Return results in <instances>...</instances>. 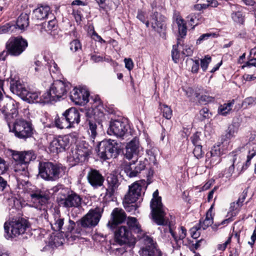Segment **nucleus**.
<instances>
[{"label":"nucleus","instance_id":"nucleus-31","mask_svg":"<svg viewBox=\"0 0 256 256\" xmlns=\"http://www.w3.org/2000/svg\"><path fill=\"white\" fill-rule=\"evenodd\" d=\"M66 219L60 216L56 215L54 217V222L51 223L52 229L56 232H64L65 230H70L71 228L70 226H72V224H70V226H67L68 228H62V226L64 225Z\"/></svg>","mask_w":256,"mask_h":256},{"label":"nucleus","instance_id":"nucleus-30","mask_svg":"<svg viewBox=\"0 0 256 256\" xmlns=\"http://www.w3.org/2000/svg\"><path fill=\"white\" fill-rule=\"evenodd\" d=\"M50 8L48 5H40L33 11V17L36 19L42 20L47 18L50 13Z\"/></svg>","mask_w":256,"mask_h":256},{"label":"nucleus","instance_id":"nucleus-50","mask_svg":"<svg viewBox=\"0 0 256 256\" xmlns=\"http://www.w3.org/2000/svg\"><path fill=\"white\" fill-rule=\"evenodd\" d=\"M8 169L7 162L2 158L0 157V174H4Z\"/></svg>","mask_w":256,"mask_h":256},{"label":"nucleus","instance_id":"nucleus-24","mask_svg":"<svg viewBox=\"0 0 256 256\" xmlns=\"http://www.w3.org/2000/svg\"><path fill=\"white\" fill-rule=\"evenodd\" d=\"M140 144L138 138H134L129 142L127 143L125 148L124 153V157L130 160L136 156H137L139 152Z\"/></svg>","mask_w":256,"mask_h":256},{"label":"nucleus","instance_id":"nucleus-55","mask_svg":"<svg viewBox=\"0 0 256 256\" xmlns=\"http://www.w3.org/2000/svg\"><path fill=\"white\" fill-rule=\"evenodd\" d=\"M80 48L81 44L78 40H75L70 43V49L73 52H76Z\"/></svg>","mask_w":256,"mask_h":256},{"label":"nucleus","instance_id":"nucleus-49","mask_svg":"<svg viewBox=\"0 0 256 256\" xmlns=\"http://www.w3.org/2000/svg\"><path fill=\"white\" fill-rule=\"evenodd\" d=\"M47 65L50 72H52L56 73L58 71V65L54 60H50V62H48Z\"/></svg>","mask_w":256,"mask_h":256},{"label":"nucleus","instance_id":"nucleus-2","mask_svg":"<svg viewBox=\"0 0 256 256\" xmlns=\"http://www.w3.org/2000/svg\"><path fill=\"white\" fill-rule=\"evenodd\" d=\"M12 158L14 161L13 169L18 176L28 177V168L30 161L36 158L33 151L18 152L10 150Z\"/></svg>","mask_w":256,"mask_h":256},{"label":"nucleus","instance_id":"nucleus-13","mask_svg":"<svg viewBox=\"0 0 256 256\" xmlns=\"http://www.w3.org/2000/svg\"><path fill=\"white\" fill-rule=\"evenodd\" d=\"M0 112L8 126L10 128V124L14 122L18 115L17 108L13 103L6 102L2 99L0 102Z\"/></svg>","mask_w":256,"mask_h":256},{"label":"nucleus","instance_id":"nucleus-6","mask_svg":"<svg viewBox=\"0 0 256 256\" xmlns=\"http://www.w3.org/2000/svg\"><path fill=\"white\" fill-rule=\"evenodd\" d=\"M28 46L26 40L22 36H18L10 39L6 43V50L0 53V60H4L10 54L14 56L20 55Z\"/></svg>","mask_w":256,"mask_h":256},{"label":"nucleus","instance_id":"nucleus-63","mask_svg":"<svg viewBox=\"0 0 256 256\" xmlns=\"http://www.w3.org/2000/svg\"><path fill=\"white\" fill-rule=\"evenodd\" d=\"M193 53V50L191 46H186L183 50L182 54L186 56H190Z\"/></svg>","mask_w":256,"mask_h":256},{"label":"nucleus","instance_id":"nucleus-47","mask_svg":"<svg viewBox=\"0 0 256 256\" xmlns=\"http://www.w3.org/2000/svg\"><path fill=\"white\" fill-rule=\"evenodd\" d=\"M201 133L200 132H195L191 137L190 140L194 146L201 145L200 136Z\"/></svg>","mask_w":256,"mask_h":256},{"label":"nucleus","instance_id":"nucleus-32","mask_svg":"<svg viewBox=\"0 0 256 256\" xmlns=\"http://www.w3.org/2000/svg\"><path fill=\"white\" fill-rule=\"evenodd\" d=\"M14 27L12 28L13 30L14 29H19L21 30H24L29 25V15L27 13H22L18 18L16 24H11Z\"/></svg>","mask_w":256,"mask_h":256},{"label":"nucleus","instance_id":"nucleus-54","mask_svg":"<svg viewBox=\"0 0 256 256\" xmlns=\"http://www.w3.org/2000/svg\"><path fill=\"white\" fill-rule=\"evenodd\" d=\"M232 164L228 167V168L226 169L224 172V175L226 178H228L232 176L233 174L234 170V158L232 160Z\"/></svg>","mask_w":256,"mask_h":256},{"label":"nucleus","instance_id":"nucleus-5","mask_svg":"<svg viewBox=\"0 0 256 256\" xmlns=\"http://www.w3.org/2000/svg\"><path fill=\"white\" fill-rule=\"evenodd\" d=\"M130 218H136L133 217H128L127 220L128 226H118L116 228L114 232V240L113 246L119 244L122 246L125 244H134L136 243V238L134 234H136L138 238V233L134 232L128 224Z\"/></svg>","mask_w":256,"mask_h":256},{"label":"nucleus","instance_id":"nucleus-37","mask_svg":"<svg viewBox=\"0 0 256 256\" xmlns=\"http://www.w3.org/2000/svg\"><path fill=\"white\" fill-rule=\"evenodd\" d=\"M234 104V100H229L227 103L221 104L218 108V112L222 116H226L232 110Z\"/></svg>","mask_w":256,"mask_h":256},{"label":"nucleus","instance_id":"nucleus-26","mask_svg":"<svg viewBox=\"0 0 256 256\" xmlns=\"http://www.w3.org/2000/svg\"><path fill=\"white\" fill-rule=\"evenodd\" d=\"M65 118L69 123L70 128H75L80 122V114L75 108H70L64 112Z\"/></svg>","mask_w":256,"mask_h":256},{"label":"nucleus","instance_id":"nucleus-1","mask_svg":"<svg viewBox=\"0 0 256 256\" xmlns=\"http://www.w3.org/2000/svg\"><path fill=\"white\" fill-rule=\"evenodd\" d=\"M128 224L134 232L138 233V238L144 245L142 248V256H162L161 251L156 248V243L141 228L137 220L130 218Z\"/></svg>","mask_w":256,"mask_h":256},{"label":"nucleus","instance_id":"nucleus-18","mask_svg":"<svg viewBox=\"0 0 256 256\" xmlns=\"http://www.w3.org/2000/svg\"><path fill=\"white\" fill-rule=\"evenodd\" d=\"M71 88V84L68 82H64L60 80L54 82L50 87V90L56 100L66 96L68 91Z\"/></svg>","mask_w":256,"mask_h":256},{"label":"nucleus","instance_id":"nucleus-64","mask_svg":"<svg viewBox=\"0 0 256 256\" xmlns=\"http://www.w3.org/2000/svg\"><path fill=\"white\" fill-rule=\"evenodd\" d=\"M200 102H205V104L211 102L214 100V98L208 96H202L199 98Z\"/></svg>","mask_w":256,"mask_h":256},{"label":"nucleus","instance_id":"nucleus-45","mask_svg":"<svg viewBox=\"0 0 256 256\" xmlns=\"http://www.w3.org/2000/svg\"><path fill=\"white\" fill-rule=\"evenodd\" d=\"M195 148L193 150V154L194 156L197 159L201 158L203 157L204 152L202 150V145H198V146H194Z\"/></svg>","mask_w":256,"mask_h":256},{"label":"nucleus","instance_id":"nucleus-33","mask_svg":"<svg viewBox=\"0 0 256 256\" xmlns=\"http://www.w3.org/2000/svg\"><path fill=\"white\" fill-rule=\"evenodd\" d=\"M176 22L178 28V33L180 38L177 39V45H181L183 44L182 38L186 36L187 28L184 20L180 18H176Z\"/></svg>","mask_w":256,"mask_h":256},{"label":"nucleus","instance_id":"nucleus-27","mask_svg":"<svg viewBox=\"0 0 256 256\" xmlns=\"http://www.w3.org/2000/svg\"><path fill=\"white\" fill-rule=\"evenodd\" d=\"M72 224V226H70L71 228L68 230H65L64 232H60L61 233H64L65 234L66 236H70H70L72 238L73 240H75L76 237H78L79 236L81 235L82 233L83 232L81 228L77 226L76 230L74 229V226H76V223L72 220L70 218H66L65 222H64V226H62V228L65 227L68 228L67 226H70V224Z\"/></svg>","mask_w":256,"mask_h":256},{"label":"nucleus","instance_id":"nucleus-42","mask_svg":"<svg viewBox=\"0 0 256 256\" xmlns=\"http://www.w3.org/2000/svg\"><path fill=\"white\" fill-rule=\"evenodd\" d=\"M222 152L219 146H214L211 150L206 154V163L208 164L210 159V156H221Z\"/></svg>","mask_w":256,"mask_h":256},{"label":"nucleus","instance_id":"nucleus-7","mask_svg":"<svg viewBox=\"0 0 256 256\" xmlns=\"http://www.w3.org/2000/svg\"><path fill=\"white\" fill-rule=\"evenodd\" d=\"M28 226V222L24 218L13 219L10 222H6L4 224L5 237L7 239L16 237L24 234Z\"/></svg>","mask_w":256,"mask_h":256},{"label":"nucleus","instance_id":"nucleus-14","mask_svg":"<svg viewBox=\"0 0 256 256\" xmlns=\"http://www.w3.org/2000/svg\"><path fill=\"white\" fill-rule=\"evenodd\" d=\"M30 196L34 207L46 212V204L50 199L49 195L46 192L36 189L30 192Z\"/></svg>","mask_w":256,"mask_h":256},{"label":"nucleus","instance_id":"nucleus-19","mask_svg":"<svg viewBox=\"0 0 256 256\" xmlns=\"http://www.w3.org/2000/svg\"><path fill=\"white\" fill-rule=\"evenodd\" d=\"M70 138L68 136H59L55 138L50 142L49 149L51 152L58 154L64 152L68 147Z\"/></svg>","mask_w":256,"mask_h":256},{"label":"nucleus","instance_id":"nucleus-60","mask_svg":"<svg viewBox=\"0 0 256 256\" xmlns=\"http://www.w3.org/2000/svg\"><path fill=\"white\" fill-rule=\"evenodd\" d=\"M56 21L54 20H50L48 21L47 26L46 29L48 30H54L56 27Z\"/></svg>","mask_w":256,"mask_h":256},{"label":"nucleus","instance_id":"nucleus-40","mask_svg":"<svg viewBox=\"0 0 256 256\" xmlns=\"http://www.w3.org/2000/svg\"><path fill=\"white\" fill-rule=\"evenodd\" d=\"M160 106L164 117L167 120L170 119L172 114V111L171 108L166 104H160Z\"/></svg>","mask_w":256,"mask_h":256},{"label":"nucleus","instance_id":"nucleus-28","mask_svg":"<svg viewBox=\"0 0 256 256\" xmlns=\"http://www.w3.org/2000/svg\"><path fill=\"white\" fill-rule=\"evenodd\" d=\"M11 92L19 96L21 98L24 96L27 88L20 80L12 79L10 81Z\"/></svg>","mask_w":256,"mask_h":256},{"label":"nucleus","instance_id":"nucleus-61","mask_svg":"<svg viewBox=\"0 0 256 256\" xmlns=\"http://www.w3.org/2000/svg\"><path fill=\"white\" fill-rule=\"evenodd\" d=\"M200 114L204 118H210V114L209 112V110L206 108H202L200 111Z\"/></svg>","mask_w":256,"mask_h":256},{"label":"nucleus","instance_id":"nucleus-36","mask_svg":"<svg viewBox=\"0 0 256 256\" xmlns=\"http://www.w3.org/2000/svg\"><path fill=\"white\" fill-rule=\"evenodd\" d=\"M248 154L247 156V160L245 164V168L244 166L243 168L246 169L250 164V160L252 158L256 155V144L252 143L250 144L248 146Z\"/></svg>","mask_w":256,"mask_h":256},{"label":"nucleus","instance_id":"nucleus-17","mask_svg":"<svg viewBox=\"0 0 256 256\" xmlns=\"http://www.w3.org/2000/svg\"><path fill=\"white\" fill-rule=\"evenodd\" d=\"M91 153V147L88 144H80L77 146L76 148L72 151L70 158L75 163L83 162L88 160Z\"/></svg>","mask_w":256,"mask_h":256},{"label":"nucleus","instance_id":"nucleus-12","mask_svg":"<svg viewBox=\"0 0 256 256\" xmlns=\"http://www.w3.org/2000/svg\"><path fill=\"white\" fill-rule=\"evenodd\" d=\"M98 154L104 160L116 157L118 154L119 144L115 140L110 139L98 142Z\"/></svg>","mask_w":256,"mask_h":256},{"label":"nucleus","instance_id":"nucleus-43","mask_svg":"<svg viewBox=\"0 0 256 256\" xmlns=\"http://www.w3.org/2000/svg\"><path fill=\"white\" fill-rule=\"evenodd\" d=\"M52 95L53 94L50 89L48 91L44 93L42 96H40L42 100L40 101V103H48L52 101L56 100V99L54 96H52Z\"/></svg>","mask_w":256,"mask_h":256},{"label":"nucleus","instance_id":"nucleus-8","mask_svg":"<svg viewBox=\"0 0 256 256\" xmlns=\"http://www.w3.org/2000/svg\"><path fill=\"white\" fill-rule=\"evenodd\" d=\"M145 180H142L136 182L129 186L128 192L124 200V206L126 210L130 212L136 210L134 205L132 204L130 206L129 204L134 203L140 196L142 189L145 188Z\"/></svg>","mask_w":256,"mask_h":256},{"label":"nucleus","instance_id":"nucleus-34","mask_svg":"<svg viewBox=\"0 0 256 256\" xmlns=\"http://www.w3.org/2000/svg\"><path fill=\"white\" fill-rule=\"evenodd\" d=\"M39 94H40L38 92H31L26 90V94L22 99L28 103L40 102V101L42 100L39 96Z\"/></svg>","mask_w":256,"mask_h":256},{"label":"nucleus","instance_id":"nucleus-9","mask_svg":"<svg viewBox=\"0 0 256 256\" xmlns=\"http://www.w3.org/2000/svg\"><path fill=\"white\" fill-rule=\"evenodd\" d=\"M57 201L60 206L66 208H79L81 206L82 198L70 189H63L61 196L57 198Z\"/></svg>","mask_w":256,"mask_h":256},{"label":"nucleus","instance_id":"nucleus-38","mask_svg":"<svg viewBox=\"0 0 256 256\" xmlns=\"http://www.w3.org/2000/svg\"><path fill=\"white\" fill-rule=\"evenodd\" d=\"M56 126L60 129L63 128H70L69 123L68 122L66 118H65V115L62 113L60 118L58 116L56 117L54 120Z\"/></svg>","mask_w":256,"mask_h":256},{"label":"nucleus","instance_id":"nucleus-39","mask_svg":"<svg viewBox=\"0 0 256 256\" xmlns=\"http://www.w3.org/2000/svg\"><path fill=\"white\" fill-rule=\"evenodd\" d=\"M87 121L89 126V130L88 132L90 134V140L92 142L94 143L96 138L97 136V126L96 122L92 120H88Z\"/></svg>","mask_w":256,"mask_h":256},{"label":"nucleus","instance_id":"nucleus-46","mask_svg":"<svg viewBox=\"0 0 256 256\" xmlns=\"http://www.w3.org/2000/svg\"><path fill=\"white\" fill-rule=\"evenodd\" d=\"M216 34L214 33H206L201 35L196 40V44H200L204 40H207L210 37H215Z\"/></svg>","mask_w":256,"mask_h":256},{"label":"nucleus","instance_id":"nucleus-41","mask_svg":"<svg viewBox=\"0 0 256 256\" xmlns=\"http://www.w3.org/2000/svg\"><path fill=\"white\" fill-rule=\"evenodd\" d=\"M232 20L238 24H243L244 22V16L243 14L238 10L237 12H233L231 14Z\"/></svg>","mask_w":256,"mask_h":256},{"label":"nucleus","instance_id":"nucleus-23","mask_svg":"<svg viewBox=\"0 0 256 256\" xmlns=\"http://www.w3.org/2000/svg\"><path fill=\"white\" fill-rule=\"evenodd\" d=\"M88 183L94 188H97L103 185L104 177L98 170L91 168L87 174Z\"/></svg>","mask_w":256,"mask_h":256},{"label":"nucleus","instance_id":"nucleus-44","mask_svg":"<svg viewBox=\"0 0 256 256\" xmlns=\"http://www.w3.org/2000/svg\"><path fill=\"white\" fill-rule=\"evenodd\" d=\"M238 126L236 124H230L228 127L227 130V133L226 134V136L228 138H231L234 136V134L238 132Z\"/></svg>","mask_w":256,"mask_h":256},{"label":"nucleus","instance_id":"nucleus-16","mask_svg":"<svg viewBox=\"0 0 256 256\" xmlns=\"http://www.w3.org/2000/svg\"><path fill=\"white\" fill-rule=\"evenodd\" d=\"M128 124L126 122L120 120H113L110 122L108 133L117 138H123L128 129Z\"/></svg>","mask_w":256,"mask_h":256},{"label":"nucleus","instance_id":"nucleus-21","mask_svg":"<svg viewBox=\"0 0 256 256\" xmlns=\"http://www.w3.org/2000/svg\"><path fill=\"white\" fill-rule=\"evenodd\" d=\"M126 218L124 211L122 208H115L111 214V220L107 224V226L112 230L116 225L124 222Z\"/></svg>","mask_w":256,"mask_h":256},{"label":"nucleus","instance_id":"nucleus-58","mask_svg":"<svg viewBox=\"0 0 256 256\" xmlns=\"http://www.w3.org/2000/svg\"><path fill=\"white\" fill-rule=\"evenodd\" d=\"M221 160L222 159L220 158V156H210L208 164H210L211 166L216 165L219 164Z\"/></svg>","mask_w":256,"mask_h":256},{"label":"nucleus","instance_id":"nucleus-51","mask_svg":"<svg viewBox=\"0 0 256 256\" xmlns=\"http://www.w3.org/2000/svg\"><path fill=\"white\" fill-rule=\"evenodd\" d=\"M210 62L211 58L208 56H206L204 59L201 60L200 66L204 71L206 70Z\"/></svg>","mask_w":256,"mask_h":256},{"label":"nucleus","instance_id":"nucleus-20","mask_svg":"<svg viewBox=\"0 0 256 256\" xmlns=\"http://www.w3.org/2000/svg\"><path fill=\"white\" fill-rule=\"evenodd\" d=\"M89 92L83 88H74L70 92V98L76 104L84 105L89 101Z\"/></svg>","mask_w":256,"mask_h":256},{"label":"nucleus","instance_id":"nucleus-48","mask_svg":"<svg viewBox=\"0 0 256 256\" xmlns=\"http://www.w3.org/2000/svg\"><path fill=\"white\" fill-rule=\"evenodd\" d=\"M187 18L189 20L190 24L193 26L192 28L198 24V18L194 14H191L188 16Z\"/></svg>","mask_w":256,"mask_h":256},{"label":"nucleus","instance_id":"nucleus-3","mask_svg":"<svg viewBox=\"0 0 256 256\" xmlns=\"http://www.w3.org/2000/svg\"><path fill=\"white\" fill-rule=\"evenodd\" d=\"M66 168L61 164L49 161L40 162L38 164V174L47 181H56L65 174Z\"/></svg>","mask_w":256,"mask_h":256},{"label":"nucleus","instance_id":"nucleus-56","mask_svg":"<svg viewBox=\"0 0 256 256\" xmlns=\"http://www.w3.org/2000/svg\"><path fill=\"white\" fill-rule=\"evenodd\" d=\"M256 104V98L253 97L246 98L243 102L242 105L246 107L250 106H253Z\"/></svg>","mask_w":256,"mask_h":256},{"label":"nucleus","instance_id":"nucleus-57","mask_svg":"<svg viewBox=\"0 0 256 256\" xmlns=\"http://www.w3.org/2000/svg\"><path fill=\"white\" fill-rule=\"evenodd\" d=\"M200 229V227H198V226H195L190 230L191 236L192 238L196 239L200 236V232L198 230Z\"/></svg>","mask_w":256,"mask_h":256},{"label":"nucleus","instance_id":"nucleus-53","mask_svg":"<svg viewBox=\"0 0 256 256\" xmlns=\"http://www.w3.org/2000/svg\"><path fill=\"white\" fill-rule=\"evenodd\" d=\"M178 45H174L172 50V59L175 63H176L179 59V52L177 50Z\"/></svg>","mask_w":256,"mask_h":256},{"label":"nucleus","instance_id":"nucleus-10","mask_svg":"<svg viewBox=\"0 0 256 256\" xmlns=\"http://www.w3.org/2000/svg\"><path fill=\"white\" fill-rule=\"evenodd\" d=\"M104 206L90 209L80 220L76 222L77 226L84 228H92L98 224L104 212Z\"/></svg>","mask_w":256,"mask_h":256},{"label":"nucleus","instance_id":"nucleus-62","mask_svg":"<svg viewBox=\"0 0 256 256\" xmlns=\"http://www.w3.org/2000/svg\"><path fill=\"white\" fill-rule=\"evenodd\" d=\"M192 72L194 73L198 72L199 69V62L198 60H192Z\"/></svg>","mask_w":256,"mask_h":256},{"label":"nucleus","instance_id":"nucleus-15","mask_svg":"<svg viewBox=\"0 0 256 256\" xmlns=\"http://www.w3.org/2000/svg\"><path fill=\"white\" fill-rule=\"evenodd\" d=\"M147 161L146 158H136L124 166V172L126 175L130 178L137 176L146 166Z\"/></svg>","mask_w":256,"mask_h":256},{"label":"nucleus","instance_id":"nucleus-4","mask_svg":"<svg viewBox=\"0 0 256 256\" xmlns=\"http://www.w3.org/2000/svg\"><path fill=\"white\" fill-rule=\"evenodd\" d=\"M153 198L150 202L152 218L158 225H166L168 220L166 218V212L162 202L161 197L158 196V190L152 194Z\"/></svg>","mask_w":256,"mask_h":256},{"label":"nucleus","instance_id":"nucleus-25","mask_svg":"<svg viewBox=\"0 0 256 256\" xmlns=\"http://www.w3.org/2000/svg\"><path fill=\"white\" fill-rule=\"evenodd\" d=\"M108 188L106 189L105 196L112 198L115 193L118 190L120 182L117 176L111 174L107 178Z\"/></svg>","mask_w":256,"mask_h":256},{"label":"nucleus","instance_id":"nucleus-11","mask_svg":"<svg viewBox=\"0 0 256 256\" xmlns=\"http://www.w3.org/2000/svg\"><path fill=\"white\" fill-rule=\"evenodd\" d=\"M13 132L16 138L26 140L32 137L35 130L30 122L20 118L14 122Z\"/></svg>","mask_w":256,"mask_h":256},{"label":"nucleus","instance_id":"nucleus-35","mask_svg":"<svg viewBox=\"0 0 256 256\" xmlns=\"http://www.w3.org/2000/svg\"><path fill=\"white\" fill-rule=\"evenodd\" d=\"M213 206H212L208 210L206 214V217L204 220L202 222L200 221L198 224V227L200 228H202L203 230L206 229L208 226H210L213 223V218L212 215V208Z\"/></svg>","mask_w":256,"mask_h":256},{"label":"nucleus","instance_id":"nucleus-59","mask_svg":"<svg viewBox=\"0 0 256 256\" xmlns=\"http://www.w3.org/2000/svg\"><path fill=\"white\" fill-rule=\"evenodd\" d=\"M124 62L125 64V67L128 70H130L133 68L134 63L131 58H124Z\"/></svg>","mask_w":256,"mask_h":256},{"label":"nucleus","instance_id":"nucleus-52","mask_svg":"<svg viewBox=\"0 0 256 256\" xmlns=\"http://www.w3.org/2000/svg\"><path fill=\"white\" fill-rule=\"evenodd\" d=\"M14 26H11L10 24H6L0 27V34H5L7 32H13L12 28Z\"/></svg>","mask_w":256,"mask_h":256},{"label":"nucleus","instance_id":"nucleus-22","mask_svg":"<svg viewBox=\"0 0 256 256\" xmlns=\"http://www.w3.org/2000/svg\"><path fill=\"white\" fill-rule=\"evenodd\" d=\"M158 13L157 12H154L150 16L152 27L154 30L159 33L162 38L166 39V24L164 21L158 20Z\"/></svg>","mask_w":256,"mask_h":256},{"label":"nucleus","instance_id":"nucleus-29","mask_svg":"<svg viewBox=\"0 0 256 256\" xmlns=\"http://www.w3.org/2000/svg\"><path fill=\"white\" fill-rule=\"evenodd\" d=\"M164 226H168V228H164V231L165 233L169 232L171 234L174 238V241L178 243L180 240H184L186 236V230L184 226H181L179 229L178 236H176L175 232H174L172 228L170 223L168 221L166 225H163Z\"/></svg>","mask_w":256,"mask_h":256}]
</instances>
